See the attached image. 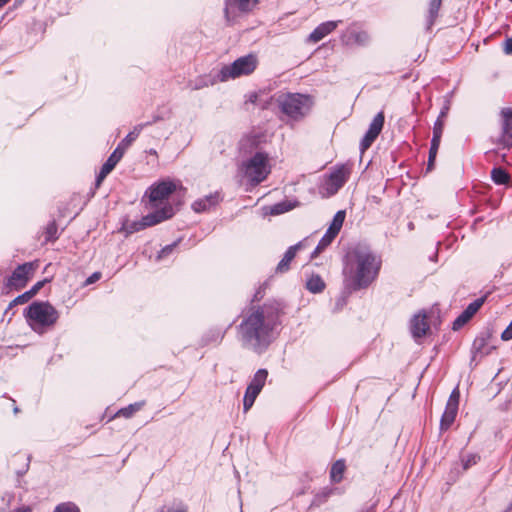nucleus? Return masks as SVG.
Masks as SVG:
<instances>
[{
  "mask_svg": "<svg viewBox=\"0 0 512 512\" xmlns=\"http://www.w3.org/2000/svg\"><path fill=\"white\" fill-rule=\"evenodd\" d=\"M501 338L504 341H508L512 339V321L508 325V327L502 332Z\"/></svg>",
  "mask_w": 512,
  "mask_h": 512,
  "instance_id": "nucleus-45",
  "label": "nucleus"
},
{
  "mask_svg": "<svg viewBox=\"0 0 512 512\" xmlns=\"http://www.w3.org/2000/svg\"><path fill=\"white\" fill-rule=\"evenodd\" d=\"M176 190L174 182L165 180L149 187L146 195L149 197V208L158 211L165 205H171L168 202L169 196Z\"/></svg>",
  "mask_w": 512,
  "mask_h": 512,
  "instance_id": "nucleus-8",
  "label": "nucleus"
},
{
  "mask_svg": "<svg viewBox=\"0 0 512 512\" xmlns=\"http://www.w3.org/2000/svg\"><path fill=\"white\" fill-rule=\"evenodd\" d=\"M346 465L344 460H337L331 467L330 477L334 483H339L345 472Z\"/></svg>",
  "mask_w": 512,
  "mask_h": 512,
  "instance_id": "nucleus-25",
  "label": "nucleus"
},
{
  "mask_svg": "<svg viewBox=\"0 0 512 512\" xmlns=\"http://www.w3.org/2000/svg\"><path fill=\"white\" fill-rule=\"evenodd\" d=\"M459 401H460V391L458 387H455L446 403L445 410L441 416L440 420V430L447 431L451 428L453 423L455 422L456 416L458 414L459 409Z\"/></svg>",
  "mask_w": 512,
  "mask_h": 512,
  "instance_id": "nucleus-9",
  "label": "nucleus"
},
{
  "mask_svg": "<svg viewBox=\"0 0 512 512\" xmlns=\"http://www.w3.org/2000/svg\"><path fill=\"white\" fill-rule=\"evenodd\" d=\"M480 460L477 454H469L462 459L463 468L468 469L472 465H475Z\"/></svg>",
  "mask_w": 512,
  "mask_h": 512,
  "instance_id": "nucleus-36",
  "label": "nucleus"
},
{
  "mask_svg": "<svg viewBox=\"0 0 512 512\" xmlns=\"http://www.w3.org/2000/svg\"><path fill=\"white\" fill-rule=\"evenodd\" d=\"M267 376H268L267 370L259 369L255 373V375H254L253 379L251 380L250 384L248 385V387L261 392V390L265 384V381L267 379Z\"/></svg>",
  "mask_w": 512,
  "mask_h": 512,
  "instance_id": "nucleus-24",
  "label": "nucleus"
},
{
  "mask_svg": "<svg viewBox=\"0 0 512 512\" xmlns=\"http://www.w3.org/2000/svg\"><path fill=\"white\" fill-rule=\"evenodd\" d=\"M31 295L28 291H26L25 293L17 296L11 303H10V307L14 306V305H19V304H24L26 302H28L30 299H31Z\"/></svg>",
  "mask_w": 512,
  "mask_h": 512,
  "instance_id": "nucleus-41",
  "label": "nucleus"
},
{
  "mask_svg": "<svg viewBox=\"0 0 512 512\" xmlns=\"http://www.w3.org/2000/svg\"><path fill=\"white\" fill-rule=\"evenodd\" d=\"M278 313L272 307L263 306L249 314L240 324V336L244 344L260 353L271 343L277 325Z\"/></svg>",
  "mask_w": 512,
  "mask_h": 512,
  "instance_id": "nucleus-1",
  "label": "nucleus"
},
{
  "mask_svg": "<svg viewBox=\"0 0 512 512\" xmlns=\"http://www.w3.org/2000/svg\"><path fill=\"white\" fill-rule=\"evenodd\" d=\"M37 268H38V261L26 262L22 265H19L14 270L12 275L9 277V279L7 281V285L9 287H13L16 289L23 288Z\"/></svg>",
  "mask_w": 512,
  "mask_h": 512,
  "instance_id": "nucleus-10",
  "label": "nucleus"
},
{
  "mask_svg": "<svg viewBox=\"0 0 512 512\" xmlns=\"http://www.w3.org/2000/svg\"><path fill=\"white\" fill-rule=\"evenodd\" d=\"M100 276L101 274L99 272H95L93 273L87 280H86V284H92L94 283L95 281L99 280L100 279Z\"/></svg>",
  "mask_w": 512,
  "mask_h": 512,
  "instance_id": "nucleus-50",
  "label": "nucleus"
},
{
  "mask_svg": "<svg viewBox=\"0 0 512 512\" xmlns=\"http://www.w3.org/2000/svg\"><path fill=\"white\" fill-rule=\"evenodd\" d=\"M486 300V297H480L471 302L465 310L462 312L467 316L468 318L472 319V317L478 312V310L482 307Z\"/></svg>",
  "mask_w": 512,
  "mask_h": 512,
  "instance_id": "nucleus-28",
  "label": "nucleus"
},
{
  "mask_svg": "<svg viewBox=\"0 0 512 512\" xmlns=\"http://www.w3.org/2000/svg\"><path fill=\"white\" fill-rule=\"evenodd\" d=\"M175 246H176V243H173V244H170V245L165 246V247H164V248L159 252V254H158V256H157V259H159V260H160V259H162L163 257H165V256L169 255V254L173 251V249L175 248Z\"/></svg>",
  "mask_w": 512,
  "mask_h": 512,
  "instance_id": "nucleus-44",
  "label": "nucleus"
},
{
  "mask_svg": "<svg viewBox=\"0 0 512 512\" xmlns=\"http://www.w3.org/2000/svg\"><path fill=\"white\" fill-rule=\"evenodd\" d=\"M384 113L379 112L372 120L369 125L368 131L365 133L360 143V149L362 152L366 151L372 143L376 140L384 125Z\"/></svg>",
  "mask_w": 512,
  "mask_h": 512,
  "instance_id": "nucleus-11",
  "label": "nucleus"
},
{
  "mask_svg": "<svg viewBox=\"0 0 512 512\" xmlns=\"http://www.w3.org/2000/svg\"><path fill=\"white\" fill-rule=\"evenodd\" d=\"M44 281L37 282L28 292L30 293L31 297L35 296L38 291L43 287Z\"/></svg>",
  "mask_w": 512,
  "mask_h": 512,
  "instance_id": "nucleus-47",
  "label": "nucleus"
},
{
  "mask_svg": "<svg viewBox=\"0 0 512 512\" xmlns=\"http://www.w3.org/2000/svg\"><path fill=\"white\" fill-rule=\"evenodd\" d=\"M441 6L442 0H429L425 15V24L427 30H431L432 26L435 24L439 16Z\"/></svg>",
  "mask_w": 512,
  "mask_h": 512,
  "instance_id": "nucleus-20",
  "label": "nucleus"
},
{
  "mask_svg": "<svg viewBox=\"0 0 512 512\" xmlns=\"http://www.w3.org/2000/svg\"><path fill=\"white\" fill-rule=\"evenodd\" d=\"M163 120V117H161L160 115H155L153 116L152 120L150 122H152V125L157 123L158 121H161Z\"/></svg>",
  "mask_w": 512,
  "mask_h": 512,
  "instance_id": "nucleus-52",
  "label": "nucleus"
},
{
  "mask_svg": "<svg viewBox=\"0 0 512 512\" xmlns=\"http://www.w3.org/2000/svg\"><path fill=\"white\" fill-rule=\"evenodd\" d=\"M16 512H30V510L23 508V509H18Z\"/></svg>",
  "mask_w": 512,
  "mask_h": 512,
  "instance_id": "nucleus-55",
  "label": "nucleus"
},
{
  "mask_svg": "<svg viewBox=\"0 0 512 512\" xmlns=\"http://www.w3.org/2000/svg\"><path fill=\"white\" fill-rule=\"evenodd\" d=\"M370 37L366 31L349 27L341 36V41L346 46H365L369 43Z\"/></svg>",
  "mask_w": 512,
  "mask_h": 512,
  "instance_id": "nucleus-15",
  "label": "nucleus"
},
{
  "mask_svg": "<svg viewBox=\"0 0 512 512\" xmlns=\"http://www.w3.org/2000/svg\"><path fill=\"white\" fill-rule=\"evenodd\" d=\"M503 50L506 54H512V38H507L504 42Z\"/></svg>",
  "mask_w": 512,
  "mask_h": 512,
  "instance_id": "nucleus-48",
  "label": "nucleus"
},
{
  "mask_svg": "<svg viewBox=\"0 0 512 512\" xmlns=\"http://www.w3.org/2000/svg\"><path fill=\"white\" fill-rule=\"evenodd\" d=\"M56 234H57V225L55 224V222H52L47 226L46 240L50 241L52 239H56L57 238Z\"/></svg>",
  "mask_w": 512,
  "mask_h": 512,
  "instance_id": "nucleus-42",
  "label": "nucleus"
},
{
  "mask_svg": "<svg viewBox=\"0 0 512 512\" xmlns=\"http://www.w3.org/2000/svg\"><path fill=\"white\" fill-rule=\"evenodd\" d=\"M306 288L312 293H320L325 288V283L318 275L311 276L306 283Z\"/></svg>",
  "mask_w": 512,
  "mask_h": 512,
  "instance_id": "nucleus-27",
  "label": "nucleus"
},
{
  "mask_svg": "<svg viewBox=\"0 0 512 512\" xmlns=\"http://www.w3.org/2000/svg\"><path fill=\"white\" fill-rule=\"evenodd\" d=\"M256 3L257 0H226L224 13L227 22L231 23L235 20L237 10L247 13L254 8Z\"/></svg>",
  "mask_w": 512,
  "mask_h": 512,
  "instance_id": "nucleus-13",
  "label": "nucleus"
},
{
  "mask_svg": "<svg viewBox=\"0 0 512 512\" xmlns=\"http://www.w3.org/2000/svg\"><path fill=\"white\" fill-rule=\"evenodd\" d=\"M220 201V194L215 192L213 194L207 195L201 199L196 200L192 204V209L197 212H205L209 210L211 207L216 206Z\"/></svg>",
  "mask_w": 512,
  "mask_h": 512,
  "instance_id": "nucleus-19",
  "label": "nucleus"
},
{
  "mask_svg": "<svg viewBox=\"0 0 512 512\" xmlns=\"http://www.w3.org/2000/svg\"><path fill=\"white\" fill-rule=\"evenodd\" d=\"M510 2H512V0H509Z\"/></svg>",
  "mask_w": 512,
  "mask_h": 512,
  "instance_id": "nucleus-57",
  "label": "nucleus"
},
{
  "mask_svg": "<svg viewBox=\"0 0 512 512\" xmlns=\"http://www.w3.org/2000/svg\"><path fill=\"white\" fill-rule=\"evenodd\" d=\"M471 319L465 316L464 313H461L453 322V330H459L461 329L467 322H469Z\"/></svg>",
  "mask_w": 512,
  "mask_h": 512,
  "instance_id": "nucleus-38",
  "label": "nucleus"
},
{
  "mask_svg": "<svg viewBox=\"0 0 512 512\" xmlns=\"http://www.w3.org/2000/svg\"><path fill=\"white\" fill-rule=\"evenodd\" d=\"M502 132L499 143L505 148L512 147V108H503L501 110Z\"/></svg>",
  "mask_w": 512,
  "mask_h": 512,
  "instance_id": "nucleus-14",
  "label": "nucleus"
},
{
  "mask_svg": "<svg viewBox=\"0 0 512 512\" xmlns=\"http://www.w3.org/2000/svg\"><path fill=\"white\" fill-rule=\"evenodd\" d=\"M409 227H410V229H412L413 228V223H410Z\"/></svg>",
  "mask_w": 512,
  "mask_h": 512,
  "instance_id": "nucleus-56",
  "label": "nucleus"
},
{
  "mask_svg": "<svg viewBox=\"0 0 512 512\" xmlns=\"http://www.w3.org/2000/svg\"><path fill=\"white\" fill-rule=\"evenodd\" d=\"M384 113L379 112L372 120L369 125L368 131L365 133L360 143V149L362 152L366 151L372 143L376 140L384 125Z\"/></svg>",
  "mask_w": 512,
  "mask_h": 512,
  "instance_id": "nucleus-12",
  "label": "nucleus"
},
{
  "mask_svg": "<svg viewBox=\"0 0 512 512\" xmlns=\"http://www.w3.org/2000/svg\"><path fill=\"white\" fill-rule=\"evenodd\" d=\"M337 236L336 233L332 232L331 230H327L324 236L319 241L317 247L312 253V257L317 256L319 253H321L327 246H329L334 238Z\"/></svg>",
  "mask_w": 512,
  "mask_h": 512,
  "instance_id": "nucleus-26",
  "label": "nucleus"
},
{
  "mask_svg": "<svg viewBox=\"0 0 512 512\" xmlns=\"http://www.w3.org/2000/svg\"><path fill=\"white\" fill-rule=\"evenodd\" d=\"M258 65V58L254 54H248L236 59L229 65H224L219 73L218 79L221 82L246 76L255 71Z\"/></svg>",
  "mask_w": 512,
  "mask_h": 512,
  "instance_id": "nucleus-5",
  "label": "nucleus"
},
{
  "mask_svg": "<svg viewBox=\"0 0 512 512\" xmlns=\"http://www.w3.org/2000/svg\"><path fill=\"white\" fill-rule=\"evenodd\" d=\"M157 512H187V509L182 505H165Z\"/></svg>",
  "mask_w": 512,
  "mask_h": 512,
  "instance_id": "nucleus-40",
  "label": "nucleus"
},
{
  "mask_svg": "<svg viewBox=\"0 0 512 512\" xmlns=\"http://www.w3.org/2000/svg\"><path fill=\"white\" fill-rule=\"evenodd\" d=\"M174 215V209L172 205H165L161 210L153 211L141 218L139 221L127 222L124 224V230L128 234H132L141 231L147 227L154 226L161 223Z\"/></svg>",
  "mask_w": 512,
  "mask_h": 512,
  "instance_id": "nucleus-7",
  "label": "nucleus"
},
{
  "mask_svg": "<svg viewBox=\"0 0 512 512\" xmlns=\"http://www.w3.org/2000/svg\"><path fill=\"white\" fill-rule=\"evenodd\" d=\"M245 177L254 185L264 181L270 173L268 157L262 152L256 153L243 164Z\"/></svg>",
  "mask_w": 512,
  "mask_h": 512,
  "instance_id": "nucleus-6",
  "label": "nucleus"
},
{
  "mask_svg": "<svg viewBox=\"0 0 512 512\" xmlns=\"http://www.w3.org/2000/svg\"><path fill=\"white\" fill-rule=\"evenodd\" d=\"M410 333L416 339V314L410 318Z\"/></svg>",
  "mask_w": 512,
  "mask_h": 512,
  "instance_id": "nucleus-46",
  "label": "nucleus"
},
{
  "mask_svg": "<svg viewBox=\"0 0 512 512\" xmlns=\"http://www.w3.org/2000/svg\"><path fill=\"white\" fill-rule=\"evenodd\" d=\"M381 260L368 248L357 246L346 256L345 283L349 289L368 287L377 277Z\"/></svg>",
  "mask_w": 512,
  "mask_h": 512,
  "instance_id": "nucleus-2",
  "label": "nucleus"
},
{
  "mask_svg": "<svg viewBox=\"0 0 512 512\" xmlns=\"http://www.w3.org/2000/svg\"><path fill=\"white\" fill-rule=\"evenodd\" d=\"M438 257L437 248H435L431 255H429V260L436 262Z\"/></svg>",
  "mask_w": 512,
  "mask_h": 512,
  "instance_id": "nucleus-51",
  "label": "nucleus"
},
{
  "mask_svg": "<svg viewBox=\"0 0 512 512\" xmlns=\"http://www.w3.org/2000/svg\"><path fill=\"white\" fill-rule=\"evenodd\" d=\"M439 145L440 143L431 142L427 163V172L431 171L434 168V163L438 153Z\"/></svg>",
  "mask_w": 512,
  "mask_h": 512,
  "instance_id": "nucleus-34",
  "label": "nucleus"
},
{
  "mask_svg": "<svg viewBox=\"0 0 512 512\" xmlns=\"http://www.w3.org/2000/svg\"><path fill=\"white\" fill-rule=\"evenodd\" d=\"M332 494V490L331 489H324L322 490L321 492L317 493L312 502H311V506H320L322 505L323 503H325L327 501V499L330 497V495Z\"/></svg>",
  "mask_w": 512,
  "mask_h": 512,
  "instance_id": "nucleus-33",
  "label": "nucleus"
},
{
  "mask_svg": "<svg viewBox=\"0 0 512 512\" xmlns=\"http://www.w3.org/2000/svg\"><path fill=\"white\" fill-rule=\"evenodd\" d=\"M26 318L34 331L42 332L57 322L59 313L49 302L36 301L27 307Z\"/></svg>",
  "mask_w": 512,
  "mask_h": 512,
  "instance_id": "nucleus-3",
  "label": "nucleus"
},
{
  "mask_svg": "<svg viewBox=\"0 0 512 512\" xmlns=\"http://www.w3.org/2000/svg\"><path fill=\"white\" fill-rule=\"evenodd\" d=\"M259 391L252 389L250 387H247L244 399H243V408L244 411L247 412L254 404L257 396L259 395Z\"/></svg>",
  "mask_w": 512,
  "mask_h": 512,
  "instance_id": "nucleus-29",
  "label": "nucleus"
},
{
  "mask_svg": "<svg viewBox=\"0 0 512 512\" xmlns=\"http://www.w3.org/2000/svg\"><path fill=\"white\" fill-rule=\"evenodd\" d=\"M294 208V205H292L288 201H282L279 203H276L269 207V214L271 215H280L285 212H288Z\"/></svg>",
  "mask_w": 512,
  "mask_h": 512,
  "instance_id": "nucleus-30",
  "label": "nucleus"
},
{
  "mask_svg": "<svg viewBox=\"0 0 512 512\" xmlns=\"http://www.w3.org/2000/svg\"><path fill=\"white\" fill-rule=\"evenodd\" d=\"M300 246H301V243H298V244L293 245L288 248V250L284 254V257L278 263V265L276 267V272L284 273L289 270L290 263L294 259L296 252L300 248Z\"/></svg>",
  "mask_w": 512,
  "mask_h": 512,
  "instance_id": "nucleus-22",
  "label": "nucleus"
},
{
  "mask_svg": "<svg viewBox=\"0 0 512 512\" xmlns=\"http://www.w3.org/2000/svg\"><path fill=\"white\" fill-rule=\"evenodd\" d=\"M152 125V122H145V123H140V124H137L136 126H134L133 130L130 132V134L135 138L137 139V137L140 135L141 131Z\"/></svg>",
  "mask_w": 512,
  "mask_h": 512,
  "instance_id": "nucleus-43",
  "label": "nucleus"
},
{
  "mask_svg": "<svg viewBox=\"0 0 512 512\" xmlns=\"http://www.w3.org/2000/svg\"><path fill=\"white\" fill-rule=\"evenodd\" d=\"M484 346V339H476L473 344V348L476 352H481L482 347Z\"/></svg>",
  "mask_w": 512,
  "mask_h": 512,
  "instance_id": "nucleus-49",
  "label": "nucleus"
},
{
  "mask_svg": "<svg viewBox=\"0 0 512 512\" xmlns=\"http://www.w3.org/2000/svg\"><path fill=\"white\" fill-rule=\"evenodd\" d=\"M438 316L434 312L421 311L418 312V338L430 333L431 326L436 325Z\"/></svg>",
  "mask_w": 512,
  "mask_h": 512,
  "instance_id": "nucleus-17",
  "label": "nucleus"
},
{
  "mask_svg": "<svg viewBox=\"0 0 512 512\" xmlns=\"http://www.w3.org/2000/svg\"><path fill=\"white\" fill-rule=\"evenodd\" d=\"M135 140L136 139L130 133H128V135L118 144L117 148L125 153V151Z\"/></svg>",
  "mask_w": 512,
  "mask_h": 512,
  "instance_id": "nucleus-39",
  "label": "nucleus"
},
{
  "mask_svg": "<svg viewBox=\"0 0 512 512\" xmlns=\"http://www.w3.org/2000/svg\"><path fill=\"white\" fill-rule=\"evenodd\" d=\"M344 220H345V211H342V210L338 211L334 215L332 223L330 224L328 229L331 230L332 232L338 234L342 228Z\"/></svg>",
  "mask_w": 512,
  "mask_h": 512,
  "instance_id": "nucleus-32",
  "label": "nucleus"
},
{
  "mask_svg": "<svg viewBox=\"0 0 512 512\" xmlns=\"http://www.w3.org/2000/svg\"><path fill=\"white\" fill-rule=\"evenodd\" d=\"M54 512H80L78 507L70 502L62 503L55 508Z\"/></svg>",
  "mask_w": 512,
  "mask_h": 512,
  "instance_id": "nucleus-37",
  "label": "nucleus"
},
{
  "mask_svg": "<svg viewBox=\"0 0 512 512\" xmlns=\"http://www.w3.org/2000/svg\"><path fill=\"white\" fill-rule=\"evenodd\" d=\"M348 172L342 167L334 172H332L329 176V185L333 188V193L337 192L346 182Z\"/></svg>",
  "mask_w": 512,
  "mask_h": 512,
  "instance_id": "nucleus-21",
  "label": "nucleus"
},
{
  "mask_svg": "<svg viewBox=\"0 0 512 512\" xmlns=\"http://www.w3.org/2000/svg\"><path fill=\"white\" fill-rule=\"evenodd\" d=\"M124 153L116 147L113 153L109 156L106 162L101 167V170L96 178V187H99L106 176L115 168L117 163L121 160Z\"/></svg>",
  "mask_w": 512,
  "mask_h": 512,
  "instance_id": "nucleus-16",
  "label": "nucleus"
},
{
  "mask_svg": "<svg viewBox=\"0 0 512 512\" xmlns=\"http://www.w3.org/2000/svg\"><path fill=\"white\" fill-rule=\"evenodd\" d=\"M342 23L341 20L338 21H327L318 25L309 35V41L313 43H317L325 38L327 35L332 33L338 25Z\"/></svg>",
  "mask_w": 512,
  "mask_h": 512,
  "instance_id": "nucleus-18",
  "label": "nucleus"
},
{
  "mask_svg": "<svg viewBox=\"0 0 512 512\" xmlns=\"http://www.w3.org/2000/svg\"><path fill=\"white\" fill-rule=\"evenodd\" d=\"M10 0H0V8L7 4Z\"/></svg>",
  "mask_w": 512,
  "mask_h": 512,
  "instance_id": "nucleus-53",
  "label": "nucleus"
},
{
  "mask_svg": "<svg viewBox=\"0 0 512 512\" xmlns=\"http://www.w3.org/2000/svg\"><path fill=\"white\" fill-rule=\"evenodd\" d=\"M275 101L280 111L293 120L303 118L311 108L309 96L299 93H281Z\"/></svg>",
  "mask_w": 512,
  "mask_h": 512,
  "instance_id": "nucleus-4",
  "label": "nucleus"
},
{
  "mask_svg": "<svg viewBox=\"0 0 512 512\" xmlns=\"http://www.w3.org/2000/svg\"><path fill=\"white\" fill-rule=\"evenodd\" d=\"M443 133V123L437 120L433 127V137L431 142L440 143Z\"/></svg>",
  "mask_w": 512,
  "mask_h": 512,
  "instance_id": "nucleus-35",
  "label": "nucleus"
},
{
  "mask_svg": "<svg viewBox=\"0 0 512 512\" xmlns=\"http://www.w3.org/2000/svg\"><path fill=\"white\" fill-rule=\"evenodd\" d=\"M491 178L497 185H505L510 181V174L501 167H495L491 171Z\"/></svg>",
  "mask_w": 512,
  "mask_h": 512,
  "instance_id": "nucleus-23",
  "label": "nucleus"
},
{
  "mask_svg": "<svg viewBox=\"0 0 512 512\" xmlns=\"http://www.w3.org/2000/svg\"><path fill=\"white\" fill-rule=\"evenodd\" d=\"M143 405H144V402H136V403L130 404L127 407L120 409L116 415L123 416L125 418H130L133 416L134 413L139 411L143 407Z\"/></svg>",
  "mask_w": 512,
  "mask_h": 512,
  "instance_id": "nucleus-31",
  "label": "nucleus"
},
{
  "mask_svg": "<svg viewBox=\"0 0 512 512\" xmlns=\"http://www.w3.org/2000/svg\"><path fill=\"white\" fill-rule=\"evenodd\" d=\"M512 511V501L508 504L506 512Z\"/></svg>",
  "mask_w": 512,
  "mask_h": 512,
  "instance_id": "nucleus-54",
  "label": "nucleus"
}]
</instances>
